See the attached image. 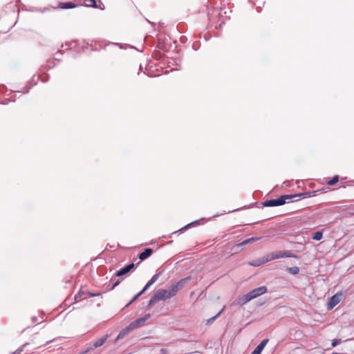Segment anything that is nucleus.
<instances>
[{
	"instance_id": "1",
	"label": "nucleus",
	"mask_w": 354,
	"mask_h": 354,
	"mask_svg": "<svg viewBox=\"0 0 354 354\" xmlns=\"http://www.w3.org/2000/svg\"><path fill=\"white\" fill-rule=\"evenodd\" d=\"M185 280H186V279H183L180 280L177 283L172 284L169 287V290H165V289L158 290L154 293V295L151 297V298L149 301V304H151L153 303H155V302H156L158 301H160V300L165 301V300L169 299L170 298L174 297L177 294L179 289L183 286V284Z\"/></svg>"
},
{
	"instance_id": "2",
	"label": "nucleus",
	"mask_w": 354,
	"mask_h": 354,
	"mask_svg": "<svg viewBox=\"0 0 354 354\" xmlns=\"http://www.w3.org/2000/svg\"><path fill=\"white\" fill-rule=\"evenodd\" d=\"M267 288L266 286H261L257 288H255L251 290L248 294L243 295V297L239 298V303L241 305L245 304L250 300L257 298L259 296H261L267 292Z\"/></svg>"
},
{
	"instance_id": "3",
	"label": "nucleus",
	"mask_w": 354,
	"mask_h": 354,
	"mask_svg": "<svg viewBox=\"0 0 354 354\" xmlns=\"http://www.w3.org/2000/svg\"><path fill=\"white\" fill-rule=\"evenodd\" d=\"M302 196H304V194L294 195H283L279 197L278 198L267 201L264 202L263 205L266 207L279 206L285 204L286 203V201L292 200L294 198H300Z\"/></svg>"
},
{
	"instance_id": "4",
	"label": "nucleus",
	"mask_w": 354,
	"mask_h": 354,
	"mask_svg": "<svg viewBox=\"0 0 354 354\" xmlns=\"http://www.w3.org/2000/svg\"><path fill=\"white\" fill-rule=\"evenodd\" d=\"M268 261H273L274 259L284 258V257H294L296 258L297 256L292 254L289 251H276L266 255Z\"/></svg>"
},
{
	"instance_id": "5",
	"label": "nucleus",
	"mask_w": 354,
	"mask_h": 354,
	"mask_svg": "<svg viewBox=\"0 0 354 354\" xmlns=\"http://www.w3.org/2000/svg\"><path fill=\"white\" fill-rule=\"evenodd\" d=\"M342 296L343 293L342 292H339L332 296L327 304V309L330 310L337 306L341 301Z\"/></svg>"
},
{
	"instance_id": "6",
	"label": "nucleus",
	"mask_w": 354,
	"mask_h": 354,
	"mask_svg": "<svg viewBox=\"0 0 354 354\" xmlns=\"http://www.w3.org/2000/svg\"><path fill=\"white\" fill-rule=\"evenodd\" d=\"M135 269V264L134 263H130L129 265H127L124 268L120 269L116 272L115 274V277H122L124 275L127 274L129 272L133 271Z\"/></svg>"
},
{
	"instance_id": "7",
	"label": "nucleus",
	"mask_w": 354,
	"mask_h": 354,
	"mask_svg": "<svg viewBox=\"0 0 354 354\" xmlns=\"http://www.w3.org/2000/svg\"><path fill=\"white\" fill-rule=\"evenodd\" d=\"M160 273L154 274L151 279L147 283L144 288L133 298V300L137 299L142 293H144L152 284H153L159 278Z\"/></svg>"
},
{
	"instance_id": "8",
	"label": "nucleus",
	"mask_w": 354,
	"mask_h": 354,
	"mask_svg": "<svg viewBox=\"0 0 354 354\" xmlns=\"http://www.w3.org/2000/svg\"><path fill=\"white\" fill-rule=\"evenodd\" d=\"M268 262V259H267L266 256H264L262 258L257 259L253 260L252 261H250L249 265L254 266V267H258V266H260L261 265H263Z\"/></svg>"
},
{
	"instance_id": "9",
	"label": "nucleus",
	"mask_w": 354,
	"mask_h": 354,
	"mask_svg": "<svg viewBox=\"0 0 354 354\" xmlns=\"http://www.w3.org/2000/svg\"><path fill=\"white\" fill-rule=\"evenodd\" d=\"M76 7V4L69 1V2H59L57 5V8L59 9H71L75 8Z\"/></svg>"
},
{
	"instance_id": "10",
	"label": "nucleus",
	"mask_w": 354,
	"mask_h": 354,
	"mask_svg": "<svg viewBox=\"0 0 354 354\" xmlns=\"http://www.w3.org/2000/svg\"><path fill=\"white\" fill-rule=\"evenodd\" d=\"M153 250L151 248H147L144 250V252H141L139 254V259L140 261H144L149 257L153 254Z\"/></svg>"
},
{
	"instance_id": "11",
	"label": "nucleus",
	"mask_w": 354,
	"mask_h": 354,
	"mask_svg": "<svg viewBox=\"0 0 354 354\" xmlns=\"http://www.w3.org/2000/svg\"><path fill=\"white\" fill-rule=\"evenodd\" d=\"M145 322V319H138L136 320L135 322H132L131 324H129L127 329L128 330L136 329L138 327L142 325Z\"/></svg>"
},
{
	"instance_id": "12",
	"label": "nucleus",
	"mask_w": 354,
	"mask_h": 354,
	"mask_svg": "<svg viewBox=\"0 0 354 354\" xmlns=\"http://www.w3.org/2000/svg\"><path fill=\"white\" fill-rule=\"evenodd\" d=\"M107 338H108V334L106 333V335L105 336H103L101 338H100L99 339H97V341H95L93 344V347L98 348V347L102 346Z\"/></svg>"
},
{
	"instance_id": "13",
	"label": "nucleus",
	"mask_w": 354,
	"mask_h": 354,
	"mask_svg": "<svg viewBox=\"0 0 354 354\" xmlns=\"http://www.w3.org/2000/svg\"><path fill=\"white\" fill-rule=\"evenodd\" d=\"M38 315H39V318H38L37 316H33L32 317V322L35 324H39V323L42 322L44 320V314L39 312Z\"/></svg>"
},
{
	"instance_id": "14",
	"label": "nucleus",
	"mask_w": 354,
	"mask_h": 354,
	"mask_svg": "<svg viewBox=\"0 0 354 354\" xmlns=\"http://www.w3.org/2000/svg\"><path fill=\"white\" fill-rule=\"evenodd\" d=\"M338 181H339V176L335 175L331 179L326 180V184L328 185L332 186V185H334L336 183H337Z\"/></svg>"
},
{
	"instance_id": "15",
	"label": "nucleus",
	"mask_w": 354,
	"mask_h": 354,
	"mask_svg": "<svg viewBox=\"0 0 354 354\" xmlns=\"http://www.w3.org/2000/svg\"><path fill=\"white\" fill-rule=\"evenodd\" d=\"M86 6L96 8L97 4L95 0H83Z\"/></svg>"
},
{
	"instance_id": "16",
	"label": "nucleus",
	"mask_w": 354,
	"mask_h": 354,
	"mask_svg": "<svg viewBox=\"0 0 354 354\" xmlns=\"http://www.w3.org/2000/svg\"><path fill=\"white\" fill-rule=\"evenodd\" d=\"M322 237H323V233L322 231L316 232L313 235V239L314 240H317V241L321 240L322 239Z\"/></svg>"
},
{
	"instance_id": "17",
	"label": "nucleus",
	"mask_w": 354,
	"mask_h": 354,
	"mask_svg": "<svg viewBox=\"0 0 354 354\" xmlns=\"http://www.w3.org/2000/svg\"><path fill=\"white\" fill-rule=\"evenodd\" d=\"M288 271L292 274H297L299 272V268L297 266L290 267L288 268Z\"/></svg>"
},
{
	"instance_id": "18",
	"label": "nucleus",
	"mask_w": 354,
	"mask_h": 354,
	"mask_svg": "<svg viewBox=\"0 0 354 354\" xmlns=\"http://www.w3.org/2000/svg\"><path fill=\"white\" fill-rule=\"evenodd\" d=\"M28 344H29V343H28V342L24 343L20 347H19L15 351H14L12 354H21L24 348Z\"/></svg>"
},
{
	"instance_id": "19",
	"label": "nucleus",
	"mask_w": 354,
	"mask_h": 354,
	"mask_svg": "<svg viewBox=\"0 0 354 354\" xmlns=\"http://www.w3.org/2000/svg\"><path fill=\"white\" fill-rule=\"evenodd\" d=\"M259 240V238L258 237H252V238H250V239H245V241H243L241 243H240L239 245H246L248 243H250L252 241H258Z\"/></svg>"
},
{
	"instance_id": "20",
	"label": "nucleus",
	"mask_w": 354,
	"mask_h": 354,
	"mask_svg": "<svg viewBox=\"0 0 354 354\" xmlns=\"http://www.w3.org/2000/svg\"><path fill=\"white\" fill-rule=\"evenodd\" d=\"M263 350V348L259 344L251 354H261Z\"/></svg>"
},
{
	"instance_id": "21",
	"label": "nucleus",
	"mask_w": 354,
	"mask_h": 354,
	"mask_svg": "<svg viewBox=\"0 0 354 354\" xmlns=\"http://www.w3.org/2000/svg\"><path fill=\"white\" fill-rule=\"evenodd\" d=\"M341 342L342 340L340 339H335L332 341L331 346L333 347H335L337 345H338Z\"/></svg>"
},
{
	"instance_id": "22",
	"label": "nucleus",
	"mask_w": 354,
	"mask_h": 354,
	"mask_svg": "<svg viewBox=\"0 0 354 354\" xmlns=\"http://www.w3.org/2000/svg\"><path fill=\"white\" fill-rule=\"evenodd\" d=\"M127 333H118V335L115 339L114 342H116L118 339L123 338Z\"/></svg>"
},
{
	"instance_id": "23",
	"label": "nucleus",
	"mask_w": 354,
	"mask_h": 354,
	"mask_svg": "<svg viewBox=\"0 0 354 354\" xmlns=\"http://www.w3.org/2000/svg\"><path fill=\"white\" fill-rule=\"evenodd\" d=\"M269 339H263L260 344L259 345L261 346L263 348H265L266 345L268 344Z\"/></svg>"
},
{
	"instance_id": "24",
	"label": "nucleus",
	"mask_w": 354,
	"mask_h": 354,
	"mask_svg": "<svg viewBox=\"0 0 354 354\" xmlns=\"http://www.w3.org/2000/svg\"><path fill=\"white\" fill-rule=\"evenodd\" d=\"M121 282L120 279H117L113 284L111 289H113L115 287H116L119 283Z\"/></svg>"
},
{
	"instance_id": "25",
	"label": "nucleus",
	"mask_w": 354,
	"mask_h": 354,
	"mask_svg": "<svg viewBox=\"0 0 354 354\" xmlns=\"http://www.w3.org/2000/svg\"><path fill=\"white\" fill-rule=\"evenodd\" d=\"M221 312H219L216 315H215L214 317H213L212 318L208 319L207 321V324H209L211 322H212L213 320H214L216 319V317H217L220 314H221Z\"/></svg>"
},
{
	"instance_id": "26",
	"label": "nucleus",
	"mask_w": 354,
	"mask_h": 354,
	"mask_svg": "<svg viewBox=\"0 0 354 354\" xmlns=\"http://www.w3.org/2000/svg\"><path fill=\"white\" fill-rule=\"evenodd\" d=\"M167 349H165V348H162V349L160 350V353H161V354H167Z\"/></svg>"
},
{
	"instance_id": "27",
	"label": "nucleus",
	"mask_w": 354,
	"mask_h": 354,
	"mask_svg": "<svg viewBox=\"0 0 354 354\" xmlns=\"http://www.w3.org/2000/svg\"><path fill=\"white\" fill-rule=\"evenodd\" d=\"M115 280V277H112L111 279V281H113Z\"/></svg>"
},
{
	"instance_id": "28",
	"label": "nucleus",
	"mask_w": 354,
	"mask_h": 354,
	"mask_svg": "<svg viewBox=\"0 0 354 354\" xmlns=\"http://www.w3.org/2000/svg\"><path fill=\"white\" fill-rule=\"evenodd\" d=\"M332 354H339V353H332Z\"/></svg>"
}]
</instances>
